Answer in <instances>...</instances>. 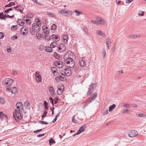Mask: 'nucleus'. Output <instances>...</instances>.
Returning <instances> with one entry per match:
<instances>
[{"label": "nucleus", "mask_w": 146, "mask_h": 146, "mask_svg": "<svg viewBox=\"0 0 146 146\" xmlns=\"http://www.w3.org/2000/svg\"><path fill=\"white\" fill-rule=\"evenodd\" d=\"M19 112V111H18L17 110L15 109L13 112V117L16 121L19 119H21L23 118V115Z\"/></svg>", "instance_id": "obj_1"}, {"label": "nucleus", "mask_w": 146, "mask_h": 146, "mask_svg": "<svg viewBox=\"0 0 146 146\" xmlns=\"http://www.w3.org/2000/svg\"><path fill=\"white\" fill-rule=\"evenodd\" d=\"M13 82V80L10 78H7L3 80L2 82L3 85L5 84L9 85V86L11 85Z\"/></svg>", "instance_id": "obj_2"}, {"label": "nucleus", "mask_w": 146, "mask_h": 146, "mask_svg": "<svg viewBox=\"0 0 146 146\" xmlns=\"http://www.w3.org/2000/svg\"><path fill=\"white\" fill-rule=\"evenodd\" d=\"M96 86V84H94L93 83H91L88 88V91L87 94L88 95H90V94L92 93L95 90V88Z\"/></svg>", "instance_id": "obj_3"}, {"label": "nucleus", "mask_w": 146, "mask_h": 146, "mask_svg": "<svg viewBox=\"0 0 146 146\" xmlns=\"http://www.w3.org/2000/svg\"><path fill=\"white\" fill-rule=\"evenodd\" d=\"M21 33L23 35L26 36L28 34L29 32V29L26 26H23L20 30Z\"/></svg>", "instance_id": "obj_4"}, {"label": "nucleus", "mask_w": 146, "mask_h": 146, "mask_svg": "<svg viewBox=\"0 0 146 146\" xmlns=\"http://www.w3.org/2000/svg\"><path fill=\"white\" fill-rule=\"evenodd\" d=\"M59 87L58 88L57 93L58 95H60L64 92V85L59 86Z\"/></svg>", "instance_id": "obj_5"}, {"label": "nucleus", "mask_w": 146, "mask_h": 146, "mask_svg": "<svg viewBox=\"0 0 146 146\" xmlns=\"http://www.w3.org/2000/svg\"><path fill=\"white\" fill-rule=\"evenodd\" d=\"M40 26H40L39 25H38V24L35 23L33 24L32 25V28L34 29V31L38 32L41 29Z\"/></svg>", "instance_id": "obj_6"}, {"label": "nucleus", "mask_w": 146, "mask_h": 146, "mask_svg": "<svg viewBox=\"0 0 146 146\" xmlns=\"http://www.w3.org/2000/svg\"><path fill=\"white\" fill-rule=\"evenodd\" d=\"M138 134V132L136 130H132L130 131L129 133V136L131 137H135Z\"/></svg>", "instance_id": "obj_7"}, {"label": "nucleus", "mask_w": 146, "mask_h": 146, "mask_svg": "<svg viewBox=\"0 0 146 146\" xmlns=\"http://www.w3.org/2000/svg\"><path fill=\"white\" fill-rule=\"evenodd\" d=\"M36 80L37 82L40 83L41 82V76L37 72H35Z\"/></svg>", "instance_id": "obj_8"}, {"label": "nucleus", "mask_w": 146, "mask_h": 146, "mask_svg": "<svg viewBox=\"0 0 146 146\" xmlns=\"http://www.w3.org/2000/svg\"><path fill=\"white\" fill-rule=\"evenodd\" d=\"M97 93H94L92 96L89 97V99L88 101V103H90L92 101L94 100L97 97Z\"/></svg>", "instance_id": "obj_9"}, {"label": "nucleus", "mask_w": 146, "mask_h": 146, "mask_svg": "<svg viewBox=\"0 0 146 146\" xmlns=\"http://www.w3.org/2000/svg\"><path fill=\"white\" fill-rule=\"evenodd\" d=\"M58 52H61L64 51L66 49L65 45L63 43L60 44L58 47Z\"/></svg>", "instance_id": "obj_10"}, {"label": "nucleus", "mask_w": 146, "mask_h": 146, "mask_svg": "<svg viewBox=\"0 0 146 146\" xmlns=\"http://www.w3.org/2000/svg\"><path fill=\"white\" fill-rule=\"evenodd\" d=\"M54 65L59 68H61L63 66V64L62 62L60 61H55L54 63Z\"/></svg>", "instance_id": "obj_11"}, {"label": "nucleus", "mask_w": 146, "mask_h": 146, "mask_svg": "<svg viewBox=\"0 0 146 146\" xmlns=\"http://www.w3.org/2000/svg\"><path fill=\"white\" fill-rule=\"evenodd\" d=\"M64 73L67 76H69L72 74L71 70L68 68H66L64 69Z\"/></svg>", "instance_id": "obj_12"}, {"label": "nucleus", "mask_w": 146, "mask_h": 146, "mask_svg": "<svg viewBox=\"0 0 146 146\" xmlns=\"http://www.w3.org/2000/svg\"><path fill=\"white\" fill-rule=\"evenodd\" d=\"M97 22L98 25L99 23H100L101 24L103 25L106 23V22L101 17H98L97 19Z\"/></svg>", "instance_id": "obj_13"}, {"label": "nucleus", "mask_w": 146, "mask_h": 146, "mask_svg": "<svg viewBox=\"0 0 146 146\" xmlns=\"http://www.w3.org/2000/svg\"><path fill=\"white\" fill-rule=\"evenodd\" d=\"M48 89L51 95L53 97H54L55 94L53 87L51 86L49 87Z\"/></svg>", "instance_id": "obj_14"}, {"label": "nucleus", "mask_w": 146, "mask_h": 146, "mask_svg": "<svg viewBox=\"0 0 146 146\" xmlns=\"http://www.w3.org/2000/svg\"><path fill=\"white\" fill-rule=\"evenodd\" d=\"M86 128V125H83L82 126H81L80 129H79L78 130V134H80L81 132H82L84 131L85 129Z\"/></svg>", "instance_id": "obj_15"}, {"label": "nucleus", "mask_w": 146, "mask_h": 146, "mask_svg": "<svg viewBox=\"0 0 146 146\" xmlns=\"http://www.w3.org/2000/svg\"><path fill=\"white\" fill-rule=\"evenodd\" d=\"M106 40V44L108 48V49H109L110 45L111 43V40L110 39V38L108 37Z\"/></svg>", "instance_id": "obj_16"}, {"label": "nucleus", "mask_w": 146, "mask_h": 146, "mask_svg": "<svg viewBox=\"0 0 146 146\" xmlns=\"http://www.w3.org/2000/svg\"><path fill=\"white\" fill-rule=\"evenodd\" d=\"M51 37L52 39H55L56 42H58L60 39L59 36L58 35H51Z\"/></svg>", "instance_id": "obj_17"}, {"label": "nucleus", "mask_w": 146, "mask_h": 146, "mask_svg": "<svg viewBox=\"0 0 146 146\" xmlns=\"http://www.w3.org/2000/svg\"><path fill=\"white\" fill-rule=\"evenodd\" d=\"M24 105L26 109H29L30 108V104L28 101H25L24 103Z\"/></svg>", "instance_id": "obj_18"}, {"label": "nucleus", "mask_w": 146, "mask_h": 146, "mask_svg": "<svg viewBox=\"0 0 146 146\" xmlns=\"http://www.w3.org/2000/svg\"><path fill=\"white\" fill-rule=\"evenodd\" d=\"M58 76L60 78V80L62 81H64L65 80V75L63 73H61L58 75Z\"/></svg>", "instance_id": "obj_19"}, {"label": "nucleus", "mask_w": 146, "mask_h": 146, "mask_svg": "<svg viewBox=\"0 0 146 146\" xmlns=\"http://www.w3.org/2000/svg\"><path fill=\"white\" fill-rule=\"evenodd\" d=\"M96 34L98 35H101L104 37H106V36L105 34L103 32L100 31H97L96 33Z\"/></svg>", "instance_id": "obj_20"}, {"label": "nucleus", "mask_w": 146, "mask_h": 146, "mask_svg": "<svg viewBox=\"0 0 146 146\" xmlns=\"http://www.w3.org/2000/svg\"><path fill=\"white\" fill-rule=\"evenodd\" d=\"M23 106L22 103L21 102H18L16 104V106L17 107V110L18 111H20V107L21 106Z\"/></svg>", "instance_id": "obj_21"}, {"label": "nucleus", "mask_w": 146, "mask_h": 146, "mask_svg": "<svg viewBox=\"0 0 146 146\" xmlns=\"http://www.w3.org/2000/svg\"><path fill=\"white\" fill-rule=\"evenodd\" d=\"M7 116L4 114L2 112H0V118L1 119H7Z\"/></svg>", "instance_id": "obj_22"}, {"label": "nucleus", "mask_w": 146, "mask_h": 146, "mask_svg": "<svg viewBox=\"0 0 146 146\" xmlns=\"http://www.w3.org/2000/svg\"><path fill=\"white\" fill-rule=\"evenodd\" d=\"M79 62L81 66L84 67L86 66V62L84 60H80Z\"/></svg>", "instance_id": "obj_23"}, {"label": "nucleus", "mask_w": 146, "mask_h": 146, "mask_svg": "<svg viewBox=\"0 0 146 146\" xmlns=\"http://www.w3.org/2000/svg\"><path fill=\"white\" fill-rule=\"evenodd\" d=\"M10 90L11 92L13 94H15L17 92V88L15 87L13 88H11Z\"/></svg>", "instance_id": "obj_24"}, {"label": "nucleus", "mask_w": 146, "mask_h": 146, "mask_svg": "<svg viewBox=\"0 0 146 146\" xmlns=\"http://www.w3.org/2000/svg\"><path fill=\"white\" fill-rule=\"evenodd\" d=\"M51 70L53 71V73L56 76L57 74H56L58 73H56V72L57 71V70L56 68L55 67H52L51 68Z\"/></svg>", "instance_id": "obj_25"}, {"label": "nucleus", "mask_w": 146, "mask_h": 146, "mask_svg": "<svg viewBox=\"0 0 146 146\" xmlns=\"http://www.w3.org/2000/svg\"><path fill=\"white\" fill-rule=\"evenodd\" d=\"M82 29L84 31L85 34L87 36H88L89 33L88 32V29L86 27H84L82 28Z\"/></svg>", "instance_id": "obj_26"}, {"label": "nucleus", "mask_w": 146, "mask_h": 146, "mask_svg": "<svg viewBox=\"0 0 146 146\" xmlns=\"http://www.w3.org/2000/svg\"><path fill=\"white\" fill-rule=\"evenodd\" d=\"M43 34H44L43 32L42 33L41 35L40 33H37L36 34V36L38 39H40L42 38V35H44Z\"/></svg>", "instance_id": "obj_27"}, {"label": "nucleus", "mask_w": 146, "mask_h": 146, "mask_svg": "<svg viewBox=\"0 0 146 146\" xmlns=\"http://www.w3.org/2000/svg\"><path fill=\"white\" fill-rule=\"evenodd\" d=\"M72 14V12L70 11H68L65 12V14L64 15L65 16L68 17L71 15Z\"/></svg>", "instance_id": "obj_28"}, {"label": "nucleus", "mask_w": 146, "mask_h": 146, "mask_svg": "<svg viewBox=\"0 0 146 146\" xmlns=\"http://www.w3.org/2000/svg\"><path fill=\"white\" fill-rule=\"evenodd\" d=\"M57 46V44L56 42L53 41L50 44V46L52 48H55Z\"/></svg>", "instance_id": "obj_29"}, {"label": "nucleus", "mask_w": 146, "mask_h": 146, "mask_svg": "<svg viewBox=\"0 0 146 146\" xmlns=\"http://www.w3.org/2000/svg\"><path fill=\"white\" fill-rule=\"evenodd\" d=\"M115 106L116 105L115 104H113L112 105L110 106L109 107V111H111L115 108Z\"/></svg>", "instance_id": "obj_30"}, {"label": "nucleus", "mask_w": 146, "mask_h": 146, "mask_svg": "<svg viewBox=\"0 0 146 146\" xmlns=\"http://www.w3.org/2000/svg\"><path fill=\"white\" fill-rule=\"evenodd\" d=\"M57 28V26L56 24H53L52 26L51 27V30L52 31H55L56 30ZM54 31L52 32H54Z\"/></svg>", "instance_id": "obj_31"}, {"label": "nucleus", "mask_w": 146, "mask_h": 146, "mask_svg": "<svg viewBox=\"0 0 146 146\" xmlns=\"http://www.w3.org/2000/svg\"><path fill=\"white\" fill-rule=\"evenodd\" d=\"M52 48L51 46L50 47L47 46L46 47L45 50L48 52H52L53 51Z\"/></svg>", "instance_id": "obj_32"}, {"label": "nucleus", "mask_w": 146, "mask_h": 146, "mask_svg": "<svg viewBox=\"0 0 146 146\" xmlns=\"http://www.w3.org/2000/svg\"><path fill=\"white\" fill-rule=\"evenodd\" d=\"M47 14L48 15V16H50L52 17H54L55 18L56 17V15H54L53 13H50L49 12H47Z\"/></svg>", "instance_id": "obj_33"}, {"label": "nucleus", "mask_w": 146, "mask_h": 146, "mask_svg": "<svg viewBox=\"0 0 146 146\" xmlns=\"http://www.w3.org/2000/svg\"><path fill=\"white\" fill-rule=\"evenodd\" d=\"M140 36L139 35L138 36L136 35H131L129 36V37L131 38H132L133 39H135L137 38H139V37Z\"/></svg>", "instance_id": "obj_34"}, {"label": "nucleus", "mask_w": 146, "mask_h": 146, "mask_svg": "<svg viewBox=\"0 0 146 146\" xmlns=\"http://www.w3.org/2000/svg\"><path fill=\"white\" fill-rule=\"evenodd\" d=\"M44 105L45 109L46 110H47L48 108V103L46 101H44Z\"/></svg>", "instance_id": "obj_35"}, {"label": "nucleus", "mask_w": 146, "mask_h": 146, "mask_svg": "<svg viewBox=\"0 0 146 146\" xmlns=\"http://www.w3.org/2000/svg\"><path fill=\"white\" fill-rule=\"evenodd\" d=\"M15 4L14 2H11L9 4L6 5L5 7H10L12 6V5H15Z\"/></svg>", "instance_id": "obj_36"}, {"label": "nucleus", "mask_w": 146, "mask_h": 146, "mask_svg": "<svg viewBox=\"0 0 146 146\" xmlns=\"http://www.w3.org/2000/svg\"><path fill=\"white\" fill-rule=\"evenodd\" d=\"M17 23L19 25H21V26H23L25 24L24 22L22 21H21L20 20H18L17 21Z\"/></svg>", "instance_id": "obj_37"}, {"label": "nucleus", "mask_w": 146, "mask_h": 146, "mask_svg": "<svg viewBox=\"0 0 146 146\" xmlns=\"http://www.w3.org/2000/svg\"><path fill=\"white\" fill-rule=\"evenodd\" d=\"M70 65L69 66H68L67 65L66 66L68 67H69L70 68H73L75 65V63L74 61H72L71 62Z\"/></svg>", "instance_id": "obj_38"}, {"label": "nucleus", "mask_w": 146, "mask_h": 146, "mask_svg": "<svg viewBox=\"0 0 146 146\" xmlns=\"http://www.w3.org/2000/svg\"><path fill=\"white\" fill-rule=\"evenodd\" d=\"M49 144L50 145H51L52 143H55V141L52 138H50L49 140Z\"/></svg>", "instance_id": "obj_39"}, {"label": "nucleus", "mask_w": 146, "mask_h": 146, "mask_svg": "<svg viewBox=\"0 0 146 146\" xmlns=\"http://www.w3.org/2000/svg\"><path fill=\"white\" fill-rule=\"evenodd\" d=\"M18 27L17 25H13L11 26V29L12 30L15 31L17 30Z\"/></svg>", "instance_id": "obj_40"}, {"label": "nucleus", "mask_w": 146, "mask_h": 146, "mask_svg": "<svg viewBox=\"0 0 146 146\" xmlns=\"http://www.w3.org/2000/svg\"><path fill=\"white\" fill-rule=\"evenodd\" d=\"M0 103L1 104H4L5 103V100L2 97H0Z\"/></svg>", "instance_id": "obj_41"}, {"label": "nucleus", "mask_w": 146, "mask_h": 146, "mask_svg": "<svg viewBox=\"0 0 146 146\" xmlns=\"http://www.w3.org/2000/svg\"><path fill=\"white\" fill-rule=\"evenodd\" d=\"M30 33L32 34V35H34L36 32L35 31H34V29L32 28H30Z\"/></svg>", "instance_id": "obj_42"}, {"label": "nucleus", "mask_w": 146, "mask_h": 146, "mask_svg": "<svg viewBox=\"0 0 146 146\" xmlns=\"http://www.w3.org/2000/svg\"><path fill=\"white\" fill-rule=\"evenodd\" d=\"M35 21L37 23L36 24H38V25H39L40 26H41V22L39 19H36L35 20Z\"/></svg>", "instance_id": "obj_43"}, {"label": "nucleus", "mask_w": 146, "mask_h": 146, "mask_svg": "<svg viewBox=\"0 0 146 146\" xmlns=\"http://www.w3.org/2000/svg\"><path fill=\"white\" fill-rule=\"evenodd\" d=\"M69 56V55H68V53H66L64 56V61H67V59L68 58V56Z\"/></svg>", "instance_id": "obj_44"}, {"label": "nucleus", "mask_w": 146, "mask_h": 146, "mask_svg": "<svg viewBox=\"0 0 146 146\" xmlns=\"http://www.w3.org/2000/svg\"><path fill=\"white\" fill-rule=\"evenodd\" d=\"M76 115H75L72 118V121L75 123H78V121L76 120L75 119V117L76 116Z\"/></svg>", "instance_id": "obj_45"}, {"label": "nucleus", "mask_w": 146, "mask_h": 146, "mask_svg": "<svg viewBox=\"0 0 146 146\" xmlns=\"http://www.w3.org/2000/svg\"><path fill=\"white\" fill-rule=\"evenodd\" d=\"M65 10L64 9H62L59 11L58 13H59L64 15L65 14Z\"/></svg>", "instance_id": "obj_46"}, {"label": "nucleus", "mask_w": 146, "mask_h": 146, "mask_svg": "<svg viewBox=\"0 0 146 146\" xmlns=\"http://www.w3.org/2000/svg\"><path fill=\"white\" fill-rule=\"evenodd\" d=\"M51 36H49V35H45L44 36V38L48 40H50L51 38Z\"/></svg>", "instance_id": "obj_47"}, {"label": "nucleus", "mask_w": 146, "mask_h": 146, "mask_svg": "<svg viewBox=\"0 0 146 146\" xmlns=\"http://www.w3.org/2000/svg\"><path fill=\"white\" fill-rule=\"evenodd\" d=\"M102 54L103 55V58H104L105 57L106 55V50L105 48H103L102 49Z\"/></svg>", "instance_id": "obj_48"}, {"label": "nucleus", "mask_w": 146, "mask_h": 146, "mask_svg": "<svg viewBox=\"0 0 146 146\" xmlns=\"http://www.w3.org/2000/svg\"><path fill=\"white\" fill-rule=\"evenodd\" d=\"M49 100L50 101V102L52 104V106H53L54 105V100L53 98L51 97H50L49 98Z\"/></svg>", "instance_id": "obj_49"}, {"label": "nucleus", "mask_w": 146, "mask_h": 146, "mask_svg": "<svg viewBox=\"0 0 146 146\" xmlns=\"http://www.w3.org/2000/svg\"><path fill=\"white\" fill-rule=\"evenodd\" d=\"M47 111H44L43 114L42 116V117L43 119L46 116V115L47 114Z\"/></svg>", "instance_id": "obj_50"}, {"label": "nucleus", "mask_w": 146, "mask_h": 146, "mask_svg": "<svg viewBox=\"0 0 146 146\" xmlns=\"http://www.w3.org/2000/svg\"><path fill=\"white\" fill-rule=\"evenodd\" d=\"M55 53V56H54V57L56 58H57L58 59H59V58L60 57V55L58 54L57 53H56L55 52H54Z\"/></svg>", "instance_id": "obj_51"}, {"label": "nucleus", "mask_w": 146, "mask_h": 146, "mask_svg": "<svg viewBox=\"0 0 146 146\" xmlns=\"http://www.w3.org/2000/svg\"><path fill=\"white\" fill-rule=\"evenodd\" d=\"M146 116V115L145 113H141V114H138V115H137V116L141 117H145Z\"/></svg>", "instance_id": "obj_52"}, {"label": "nucleus", "mask_w": 146, "mask_h": 146, "mask_svg": "<svg viewBox=\"0 0 146 146\" xmlns=\"http://www.w3.org/2000/svg\"><path fill=\"white\" fill-rule=\"evenodd\" d=\"M13 10V9L12 8H10L7 9L6 10L4 11L5 13H9V11H12Z\"/></svg>", "instance_id": "obj_53"}, {"label": "nucleus", "mask_w": 146, "mask_h": 146, "mask_svg": "<svg viewBox=\"0 0 146 146\" xmlns=\"http://www.w3.org/2000/svg\"><path fill=\"white\" fill-rule=\"evenodd\" d=\"M25 20V21H26L27 24L30 25L31 23V21L29 19H27Z\"/></svg>", "instance_id": "obj_54"}, {"label": "nucleus", "mask_w": 146, "mask_h": 146, "mask_svg": "<svg viewBox=\"0 0 146 146\" xmlns=\"http://www.w3.org/2000/svg\"><path fill=\"white\" fill-rule=\"evenodd\" d=\"M59 114H58V115H57L55 117V118L52 121V122L53 123H54L56 121L58 117H59Z\"/></svg>", "instance_id": "obj_55"}, {"label": "nucleus", "mask_w": 146, "mask_h": 146, "mask_svg": "<svg viewBox=\"0 0 146 146\" xmlns=\"http://www.w3.org/2000/svg\"><path fill=\"white\" fill-rule=\"evenodd\" d=\"M18 38L17 36H16V35L12 36L11 37V39L13 40L17 39Z\"/></svg>", "instance_id": "obj_56"}, {"label": "nucleus", "mask_w": 146, "mask_h": 146, "mask_svg": "<svg viewBox=\"0 0 146 146\" xmlns=\"http://www.w3.org/2000/svg\"><path fill=\"white\" fill-rule=\"evenodd\" d=\"M39 122L41 124H44L45 125H46L48 124V123H47L46 122L44 121H39Z\"/></svg>", "instance_id": "obj_57"}, {"label": "nucleus", "mask_w": 146, "mask_h": 146, "mask_svg": "<svg viewBox=\"0 0 146 146\" xmlns=\"http://www.w3.org/2000/svg\"><path fill=\"white\" fill-rule=\"evenodd\" d=\"M4 34L2 32H0V39L3 38L4 37Z\"/></svg>", "instance_id": "obj_58"}, {"label": "nucleus", "mask_w": 146, "mask_h": 146, "mask_svg": "<svg viewBox=\"0 0 146 146\" xmlns=\"http://www.w3.org/2000/svg\"><path fill=\"white\" fill-rule=\"evenodd\" d=\"M122 106L128 108L129 106V105L127 104L123 103V104Z\"/></svg>", "instance_id": "obj_59"}, {"label": "nucleus", "mask_w": 146, "mask_h": 146, "mask_svg": "<svg viewBox=\"0 0 146 146\" xmlns=\"http://www.w3.org/2000/svg\"><path fill=\"white\" fill-rule=\"evenodd\" d=\"M55 79L57 82H58L60 80V78L59 76H56L55 77Z\"/></svg>", "instance_id": "obj_60"}, {"label": "nucleus", "mask_w": 146, "mask_h": 146, "mask_svg": "<svg viewBox=\"0 0 146 146\" xmlns=\"http://www.w3.org/2000/svg\"><path fill=\"white\" fill-rule=\"evenodd\" d=\"M74 12L75 13H76V15L78 16V15H80L81 14V13L79 11H78L77 10H75Z\"/></svg>", "instance_id": "obj_61"}, {"label": "nucleus", "mask_w": 146, "mask_h": 146, "mask_svg": "<svg viewBox=\"0 0 146 146\" xmlns=\"http://www.w3.org/2000/svg\"><path fill=\"white\" fill-rule=\"evenodd\" d=\"M59 100V98L58 97H56L54 99V104H56L58 103V101Z\"/></svg>", "instance_id": "obj_62"}, {"label": "nucleus", "mask_w": 146, "mask_h": 146, "mask_svg": "<svg viewBox=\"0 0 146 146\" xmlns=\"http://www.w3.org/2000/svg\"><path fill=\"white\" fill-rule=\"evenodd\" d=\"M50 30L48 28L47 30L46 29L45 32H43V33L44 34H48L49 33Z\"/></svg>", "instance_id": "obj_63"}, {"label": "nucleus", "mask_w": 146, "mask_h": 146, "mask_svg": "<svg viewBox=\"0 0 146 146\" xmlns=\"http://www.w3.org/2000/svg\"><path fill=\"white\" fill-rule=\"evenodd\" d=\"M67 60L70 61L71 62L72 61H73V59L69 57V56H68V59H67Z\"/></svg>", "instance_id": "obj_64"}]
</instances>
